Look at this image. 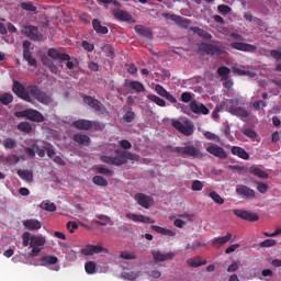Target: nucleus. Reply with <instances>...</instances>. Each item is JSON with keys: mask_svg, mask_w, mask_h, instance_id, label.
<instances>
[{"mask_svg": "<svg viewBox=\"0 0 281 281\" xmlns=\"http://www.w3.org/2000/svg\"><path fill=\"white\" fill-rule=\"evenodd\" d=\"M13 93L18 95V98H21V100H24V102H30L31 104H34V101L37 100V102H41V104H52L54 102V99L43 90H41L37 86H29L25 88L23 83L14 80L13 81Z\"/></svg>", "mask_w": 281, "mask_h": 281, "instance_id": "1", "label": "nucleus"}, {"mask_svg": "<svg viewBox=\"0 0 281 281\" xmlns=\"http://www.w3.org/2000/svg\"><path fill=\"white\" fill-rule=\"evenodd\" d=\"M128 159L130 161H139V155L132 154L126 149H116L114 156H101V161L109 164V166H124Z\"/></svg>", "mask_w": 281, "mask_h": 281, "instance_id": "2", "label": "nucleus"}, {"mask_svg": "<svg viewBox=\"0 0 281 281\" xmlns=\"http://www.w3.org/2000/svg\"><path fill=\"white\" fill-rule=\"evenodd\" d=\"M168 122H170L171 126H173L176 131H179V133H182V135H186L187 137H190V135L194 133V124L190 119H168Z\"/></svg>", "mask_w": 281, "mask_h": 281, "instance_id": "3", "label": "nucleus"}, {"mask_svg": "<svg viewBox=\"0 0 281 281\" xmlns=\"http://www.w3.org/2000/svg\"><path fill=\"white\" fill-rule=\"evenodd\" d=\"M240 104V100L231 99L226 102V111L231 113V115H235L239 117V120H247L249 117V112L244 108L238 106Z\"/></svg>", "mask_w": 281, "mask_h": 281, "instance_id": "4", "label": "nucleus"}, {"mask_svg": "<svg viewBox=\"0 0 281 281\" xmlns=\"http://www.w3.org/2000/svg\"><path fill=\"white\" fill-rule=\"evenodd\" d=\"M172 153H178L181 157H192L193 159H203V153L194 146L173 147Z\"/></svg>", "mask_w": 281, "mask_h": 281, "instance_id": "5", "label": "nucleus"}, {"mask_svg": "<svg viewBox=\"0 0 281 281\" xmlns=\"http://www.w3.org/2000/svg\"><path fill=\"white\" fill-rule=\"evenodd\" d=\"M45 243H47V240L45 239L44 236L32 235L31 243H30V247H32V251L30 256L32 258H36V256H38V254L43 251V248L41 247H45Z\"/></svg>", "mask_w": 281, "mask_h": 281, "instance_id": "6", "label": "nucleus"}, {"mask_svg": "<svg viewBox=\"0 0 281 281\" xmlns=\"http://www.w3.org/2000/svg\"><path fill=\"white\" fill-rule=\"evenodd\" d=\"M126 89H132V91H135L136 93H144V91H146L144 83L135 80H125L123 88L121 89V93L126 95V93H128Z\"/></svg>", "mask_w": 281, "mask_h": 281, "instance_id": "7", "label": "nucleus"}, {"mask_svg": "<svg viewBox=\"0 0 281 281\" xmlns=\"http://www.w3.org/2000/svg\"><path fill=\"white\" fill-rule=\"evenodd\" d=\"M189 111H190V114L194 113L195 115H210V109H207L205 104L196 101L195 99H193L189 103Z\"/></svg>", "mask_w": 281, "mask_h": 281, "instance_id": "8", "label": "nucleus"}, {"mask_svg": "<svg viewBox=\"0 0 281 281\" xmlns=\"http://www.w3.org/2000/svg\"><path fill=\"white\" fill-rule=\"evenodd\" d=\"M95 254H109V248H104L102 244L87 245L81 249L82 256H95Z\"/></svg>", "mask_w": 281, "mask_h": 281, "instance_id": "9", "label": "nucleus"}, {"mask_svg": "<svg viewBox=\"0 0 281 281\" xmlns=\"http://www.w3.org/2000/svg\"><path fill=\"white\" fill-rule=\"evenodd\" d=\"M22 34L31 41H43V34L38 32V27L32 25H24L22 26Z\"/></svg>", "mask_w": 281, "mask_h": 281, "instance_id": "10", "label": "nucleus"}, {"mask_svg": "<svg viewBox=\"0 0 281 281\" xmlns=\"http://www.w3.org/2000/svg\"><path fill=\"white\" fill-rule=\"evenodd\" d=\"M85 104H88V106H91V109H94L98 113H101V115L106 114V106L102 104L98 99H93L92 97H85L83 98Z\"/></svg>", "mask_w": 281, "mask_h": 281, "instance_id": "11", "label": "nucleus"}, {"mask_svg": "<svg viewBox=\"0 0 281 281\" xmlns=\"http://www.w3.org/2000/svg\"><path fill=\"white\" fill-rule=\"evenodd\" d=\"M200 49L201 52H205V54H207L209 56H221V54H223L224 52L223 47L207 43L200 44Z\"/></svg>", "mask_w": 281, "mask_h": 281, "instance_id": "12", "label": "nucleus"}, {"mask_svg": "<svg viewBox=\"0 0 281 281\" xmlns=\"http://www.w3.org/2000/svg\"><path fill=\"white\" fill-rule=\"evenodd\" d=\"M135 201H137L138 205L140 207H144L145 210H148L149 207H153L155 205V200L150 195H146L144 193H137L135 195Z\"/></svg>", "mask_w": 281, "mask_h": 281, "instance_id": "13", "label": "nucleus"}, {"mask_svg": "<svg viewBox=\"0 0 281 281\" xmlns=\"http://www.w3.org/2000/svg\"><path fill=\"white\" fill-rule=\"evenodd\" d=\"M236 194L241 199H256V191L245 184H237Z\"/></svg>", "mask_w": 281, "mask_h": 281, "instance_id": "14", "label": "nucleus"}, {"mask_svg": "<svg viewBox=\"0 0 281 281\" xmlns=\"http://www.w3.org/2000/svg\"><path fill=\"white\" fill-rule=\"evenodd\" d=\"M233 212L235 216H238V218H243L244 221H249L250 223H256V221L260 220L258 214L251 213L246 210H234Z\"/></svg>", "mask_w": 281, "mask_h": 281, "instance_id": "15", "label": "nucleus"}, {"mask_svg": "<svg viewBox=\"0 0 281 281\" xmlns=\"http://www.w3.org/2000/svg\"><path fill=\"white\" fill-rule=\"evenodd\" d=\"M233 49H237L238 52H248L249 54H254L256 49H258L254 44H246L240 42H234L231 44Z\"/></svg>", "mask_w": 281, "mask_h": 281, "instance_id": "16", "label": "nucleus"}, {"mask_svg": "<svg viewBox=\"0 0 281 281\" xmlns=\"http://www.w3.org/2000/svg\"><path fill=\"white\" fill-rule=\"evenodd\" d=\"M24 116L26 120H31V122H45V116L36 110H24Z\"/></svg>", "mask_w": 281, "mask_h": 281, "instance_id": "17", "label": "nucleus"}, {"mask_svg": "<svg viewBox=\"0 0 281 281\" xmlns=\"http://www.w3.org/2000/svg\"><path fill=\"white\" fill-rule=\"evenodd\" d=\"M206 150L207 153H210V155L217 157V159H227V153H225V149H223V147L211 145L206 148Z\"/></svg>", "mask_w": 281, "mask_h": 281, "instance_id": "18", "label": "nucleus"}, {"mask_svg": "<svg viewBox=\"0 0 281 281\" xmlns=\"http://www.w3.org/2000/svg\"><path fill=\"white\" fill-rule=\"evenodd\" d=\"M126 218H130V221H134V223H147L149 225H153L155 223V220L146 215H137L134 213H127Z\"/></svg>", "mask_w": 281, "mask_h": 281, "instance_id": "19", "label": "nucleus"}, {"mask_svg": "<svg viewBox=\"0 0 281 281\" xmlns=\"http://www.w3.org/2000/svg\"><path fill=\"white\" fill-rule=\"evenodd\" d=\"M112 14L115 19H117V21H124V22L133 21V15H131V13L122 9H114L112 11Z\"/></svg>", "mask_w": 281, "mask_h": 281, "instance_id": "20", "label": "nucleus"}, {"mask_svg": "<svg viewBox=\"0 0 281 281\" xmlns=\"http://www.w3.org/2000/svg\"><path fill=\"white\" fill-rule=\"evenodd\" d=\"M72 126L78 131H90V128H93V121L81 119L72 122Z\"/></svg>", "mask_w": 281, "mask_h": 281, "instance_id": "21", "label": "nucleus"}, {"mask_svg": "<svg viewBox=\"0 0 281 281\" xmlns=\"http://www.w3.org/2000/svg\"><path fill=\"white\" fill-rule=\"evenodd\" d=\"M23 226L25 227V229H29L30 232H36L38 229H41V227H43V223H41V221L38 220H25L23 222Z\"/></svg>", "mask_w": 281, "mask_h": 281, "instance_id": "22", "label": "nucleus"}, {"mask_svg": "<svg viewBox=\"0 0 281 281\" xmlns=\"http://www.w3.org/2000/svg\"><path fill=\"white\" fill-rule=\"evenodd\" d=\"M153 256L156 262H166V260H172V258H175V254L172 252L162 254L160 251H155L153 252Z\"/></svg>", "mask_w": 281, "mask_h": 281, "instance_id": "23", "label": "nucleus"}, {"mask_svg": "<svg viewBox=\"0 0 281 281\" xmlns=\"http://www.w3.org/2000/svg\"><path fill=\"white\" fill-rule=\"evenodd\" d=\"M48 56L53 58V60H58L59 63H63L64 58H67V54L60 53V50L56 48H49Z\"/></svg>", "mask_w": 281, "mask_h": 281, "instance_id": "24", "label": "nucleus"}, {"mask_svg": "<svg viewBox=\"0 0 281 281\" xmlns=\"http://www.w3.org/2000/svg\"><path fill=\"white\" fill-rule=\"evenodd\" d=\"M98 220H94V225L99 227H106V225H113V221L108 215H97Z\"/></svg>", "mask_w": 281, "mask_h": 281, "instance_id": "25", "label": "nucleus"}, {"mask_svg": "<svg viewBox=\"0 0 281 281\" xmlns=\"http://www.w3.org/2000/svg\"><path fill=\"white\" fill-rule=\"evenodd\" d=\"M231 151L236 156L239 157V159H249V153H247V150H245V148L243 147H237L234 146L232 147Z\"/></svg>", "mask_w": 281, "mask_h": 281, "instance_id": "26", "label": "nucleus"}, {"mask_svg": "<svg viewBox=\"0 0 281 281\" xmlns=\"http://www.w3.org/2000/svg\"><path fill=\"white\" fill-rule=\"evenodd\" d=\"M190 30L191 32H193V34H196L198 36H201V38H205L206 41H211L212 38V34L199 26H192L190 27Z\"/></svg>", "mask_w": 281, "mask_h": 281, "instance_id": "27", "label": "nucleus"}, {"mask_svg": "<svg viewBox=\"0 0 281 281\" xmlns=\"http://www.w3.org/2000/svg\"><path fill=\"white\" fill-rule=\"evenodd\" d=\"M232 240V233H227L224 237H216L213 239L212 245L214 247H223V245L229 243Z\"/></svg>", "mask_w": 281, "mask_h": 281, "instance_id": "28", "label": "nucleus"}, {"mask_svg": "<svg viewBox=\"0 0 281 281\" xmlns=\"http://www.w3.org/2000/svg\"><path fill=\"white\" fill-rule=\"evenodd\" d=\"M18 175L20 179H23V181H27L29 183H32L34 179V173L30 170L19 169Z\"/></svg>", "mask_w": 281, "mask_h": 281, "instance_id": "29", "label": "nucleus"}, {"mask_svg": "<svg viewBox=\"0 0 281 281\" xmlns=\"http://www.w3.org/2000/svg\"><path fill=\"white\" fill-rule=\"evenodd\" d=\"M233 74H235L236 76H247L248 78H256V72L250 71V70H245L243 68H238L236 66H234L232 68Z\"/></svg>", "mask_w": 281, "mask_h": 281, "instance_id": "30", "label": "nucleus"}, {"mask_svg": "<svg viewBox=\"0 0 281 281\" xmlns=\"http://www.w3.org/2000/svg\"><path fill=\"white\" fill-rule=\"evenodd\" d=\"M134 30L139 36H146L147 38L153 36V31L144 25H136Z\"/></svg>", "mask_w": 281, "mask_h": 281, "instance_id": "31", "label": "nucleus"}, {"mask_svg": "<svg viewBox=\"0 0 281 281\" xmlns=\"http://www.w3.org/2000/svg\"><path fill=\"white\" fill-rule=\"evenodd\" d=\"M92 26L97 34H109V27L103 26L99 20H93Z\"/></svg>", "mask_w": 281, "mask_h": 281, "instance_id": "32", "label": "nucleus"}, {"mask_svg": "<svg viewBox=\"0 0 281 281\" xmlns=\"http://www.w3.org/2000/svg\"><path fill=\"white\" fill-rule=\"evenodd\" d=\"M42 63L43 65H45L46 67H48L49 71H52V74H58L60 70L58 69V66L54 65L52 63V60L49 59V57H47L46 55H44L42 57Z\"/></svg>", "mask_w": 281, "mask_h": 281, "instance_id": "33", "label": "nucleus"}, {"mask_svg": "<svg viewBox=\"0 0 281 281\" xmlns=\"http://www.w3.org/2000/svg\"><path fill=\"white\" fill-rule=\"evenodd\" d=\"M58 263V257L56 256H44L41 258V265L42 267H47V265H57Z\"/></svg>", "mask_w": 281, "mask_h": 281, "instance_id": "34", "label": "nucleus"}, {"mask_svg": "<svg viewBox=\"0 0 281 281\" xmlns=\"http://www.w3.org/2000/svg\"><path fill=\"white\" fill-rule=\"evenodd\" d=\"M175 23L179 25V27H182L183 30H188V27H190V24L192 22L189 19L178 15L177 18H175Z\"/></svg>", "mask_w": 281, "mask_h": 281, "instance_id": "35", "label": "nucleus"}, {"mask_svg": "<svg viewBox=\"0 0 281 281\" xmlns=\"http://www.w3.org/2000/svg\"><path fill=\"white\" fill-rule=\"evenodd\" d=\"M189 267H193L196 269L198 267H203V265H207L206 260H201V257H195L187 260Z\"/></svg>", "mask_w": 281, "mask_h": 281, "instance_id": "36", "label": "nucleus"}, {"mask_svg": "<svg viewBox=\"0 0 281 281\" xmlns=\"http://www.w3.org/2000/svg\"><path fill=\"white\" fill-rule=\"evenodd\" d=\"M23 58L31 67H37L36 58L32 57L30 49H23Z\"/></svg>", "mask_w": 281, "mask_h": 281, "instance_id": "37", "label": "nucleus"}, {"mask_svg": "<svg viewBox=\"0 0 281 281\" xmlns=\"http://www.w3.org/2000/svg\"><path fill=\"white\" fill-rule=\"evenodd\" d=\"M217 74L221 80H227V78H229V74H232V70L226 66H222L217 69Z\"/></svg>", "mask_w": 281, "mask_h": 281, "instance_id": "38", "label": "nucleus"}, {"mask_svg": "<svg viewBox=\"0 0 281 281\" xmlns=\"http://www.w3.org/2000/svg\"><path fill=\"white\" fill-rule=\"evenodd\" d=\"M40 207L42 210H45L46 212H56V204H54V202H50L48 200L43 201Z\"/></svg>", "mask_w": 281, "mask_h": 281, "instance_id": "39", "label": "nucleus"}, {"mask_svg": "<svg viewBox=\"0 0 281 281\" xmlns=\"http://www.w3.org/2000/svg\"><path fill=\"white\" fill-rule=\"evenodd\" d=\"M63 60H66V67L70 71H74V69H76V66L78 65V59L71 58L69 55H67V58L61 59V61Z\"/></svg>", "mask_w": 281, "mask_h": 281, "instance_id": "40", "label": "nucleus"}, {"mask_svg": "<svg viewBox=\"0 0 281 281\" xmlns=\"http://www.w3.org/2000/svg\"><path fill=\"white\" fill-rule=\"evenodd\" d=\"M92 181L95 186H100L101 188H106V186H109V181L102 176H94Z\"/></svg>", "mask_w": 281, "mask_h": 281, "instance_id": "41", "label": "nucleus"}, {"mask_svg": "<svg viewBox=\"0 0 281 281\" xmlns=\"http://www.w3.org/2000/svg\"><path fill=\"white\" fill-rule=\"evenodd\" d=\"M122 278L124 280L135 281L139 278V272H135V271L122 272Z\"/></svg>", "mask_w": 281, "mask_h": 281, "instance_id": "42", "label": "nucleus"}, {"mask_svg": "<svg viewBox=\"0 0 281 281\" xmlns=\"http://www.w3.org/2000/svg\"><path fill=\"white\" fill-rule=\"evenodd\" d=\"M209 196L214 203H217V205H223V203H225V200L216 191L210 192Z\"/></svg>", "mask_w": 281, "mask_h": 281, "instance_id": "43", "label": "nucleus"}, {"mask_svg": "<svg viewBox=\"0 0 281 281\" xmlns=\"http://www.w3.org/2000/svg\"><path fill=\"white\" fill-rule=\"evenodd\" d=\"M147 99L150 100L151 102H155L158 106H166V101L156 94H148Z\"/></svg>", "mask_w": 281, "mask_h": 281, "instance_id": "44", "label": "nucleus"}, {"mask_svg": "<svg viewBox=\"0 0 281 281\" xmlns=\"http://www.w3.org/2000/svg\"><path fill=\"white\" fill-rule=\"evenodd\" d=\"M18 128L22 133H32V124H30L27 122H21L20 124H18Z\"/></svg>", "mask_w": 281, "mask_h": 281, "instance_id": "45", "label": "nucleus"}, {"mask_svg": "<svg viewBox=\"0 0 281 281\" xmlns=\"http://www.w3.org/2000/svg\"><path fill=\"white\" fill-rule=\"evenodd\" d=\"M14 100V97H12V93H4L0 97L1 104L8 105L11 104V102Z\"/></svg>", "mask_w": 281, "mask_h": 281, "instance_id": "46", "label": "nucleus"}, {"mask_svg": "<svg viewBox=\"0 0 281 281\" xmlns=\"http://www.w3.org/2000/svg\"><path fill=\"white\" fill-rule=\"evenodd\" d=\"M85 270H86V273H88L89 276L95 273V261L86 262Z\"/></svg>", "mask_w": 281, "mask_h": 281, "instance_id": "47", "label": "nucleus"}, {"mask_svg": "<svg viewBox=\"0 0 281 281\" xmlns=\"http://www.w3.org/2000/svg\"><path fill=\"white\" fill-rule=\"evenodd\" d=\"M30 243H32V234H30V232H24L22 235L23 247H30Z\"/></svg>", "mask_w": 281, "mask_h": 281, "instance_id": "48", "label": "nucleus"}, {"mask_svg": "<svg viewBox=\"0 0 281 281\" xmlns=\"http://www.w3.org/2000/svg\"><path fill=\"white\" fill-rule=\"evenodd\" d=\"M217 11L220 14H222V16H227V14H229L232 12V9L229 8V5L220 4L217 7Z\"/></svg>", "mask_w": 281, "mask_h": 281, "instance_id": "49", "label": "nucleus"}, {"mask_svg": "<svg viewBox=\"0 0 281 281\" xmlns=\"http://www.w3.org/2000/svg\"><path fill=\"white\" fill-rule=\"evenodd\" d=\"M252 173L256 177H259V179H269V173H267L265 170L260 169V168H255L252 170Z\"/></svg>", "mask_w": 281, "mask_h": 281, "instance_id": "50", "label": "nucleus"}, {"mask_svg": "<svg viewBox=\"0 0 281 281\" xmlns=\"http://www.w3.org/2000/svg\"><path fill=\"white\" fill-rule=\"evenodd\" d=\"M120 257L123 258V260H135V258H137L135 252H130V251H126V250L121 251Z\"/></svg>", "mask_w": 281, "mask_h": 281, "instance_id": "51", "label": "nucleus"}, {"mask_svg": "<svg viewBox=\"0 0 281 281\" xmlns=\"http://www.w3.org/2000/svg\"><path fill=\"white\" fill-rule=\"evenodd\" d=\"M191 190H193V192H201V190H203V183L201 182V180H193L191 184Z\"/></svg>", "mask_w": 281, "mask_h": 281, "instance_id": "52", "label": "nucleus"}, {"mask_svg": "<svg viewBox=\"0 0 281 281\" xmlns=\"http://www.w3.org/2000/svg\"><path fill=\"white\" fill-rule=\"evenodd\" d=\"M173 104H175L176 109H178V111H181L186 115H190V108H188L186 104L178 103L177 101Z\"/></svg>", "mask_w": 281, "mask_h": 281, "instance_id": "53", "label": "nucleus"}, {"mask_svg": "<svg viewBox=\"0 0 281 281\" xmlns=\"http://www.w3.org/2000/svg\"><path fill=\"white\" fill-rule=\"evenodd\" d=\"M21 159L16 155H9L4 157V164H19Z\"/></svg>", "mask_w": 281, "mask_h": 281, "instance_id": "54", "label": "nucleus"}, {"mask_svg": "<svg viewBox=\"0 0 281 281\" xmlns=\"http://www.w3.org/2000/svg\"><path fill=\"white\" fill-rule=\"evenodd\" d=\"M257 190L260 192V194H267V191L269 190V184L265 182H257Z\"/></svg>", "mask_w": 281, "mask_h": 281, "instance_id": "55", "label": "nucleus"}, {"mask_svg": "<svg viewBox=\"0 0 281 281\" xmlns=\"http://www.w3.org/2000/svg\"><path fill=\"white\" fill-rule=\"evenodd\" d=\"M205 139H209L211 142H221V138L218 135L212 133V132H204Z\"/></svg>", "mask_w": 281, "mask_h": 281, "instance_id": "56", "label": "nucleus"}, {"mask_svg": "<svg viewBox=\"0 0 281 281\" xmlns=\"http://www.w3.org/2000/svg\"><path fill=\"white\" fill-rule=\"evenodd\" d=\"M133 120H135V112H133L132 110L127 111L123 115V122L131 123V122H133Z\"/></svg>", "mask_w": 281, "mask_h": 281, "instance_id": "57", "label": "nucleus"}, {"mask_svg": "<svg viewBox=\"0 0 281 281\" xmlns=\"http://www.w3.org/2000/svg\"><path fill=\"white\" fill-rule=\"evenodd\" d=\"M20 8H22V10H26L27 12H36V7H34L32 3L30 2H23L20 4Z\"/></svg>", "mask_w": 281, "mask_h": 281, "instance_id": "58", "label": "nucleus"}, {"mask_svg": "<svg viewBox=\"0 0 281 281\" xmlns=\"http://www.w3.org/2000/svg\"><path fill=\"white\" fill-rule=\"evenodd\" d=\"M252 106L256 111H262L266 106H267V102L259 100V101H255L252 103Z\"/></svg>", "mask_w": 281, "mask_h": 281, "instance_id": "59", "label": "nucleus"}, {"mask_svg": "<svg viewBox=\"0 0 281 281\" xmlns=\"http://www.w3.org/2000/svg\"><path fill=\"white\" fill-rule=\"evenodd\" d=\"M155 91L156 93H158V95H160L161 98H165V95L168 93V91L166 89H164V86L161 85H156L155 86Z\"/></svg>", "mask_w": 281, "mask_h": 281, "instance_id": "60", "label": "nucleus"}, {"mask_svg": "<svg viewBox=\"0 0 281 281\" xmlns=\"http://www.w3.org/2000/svg\"><path fill=\"white\" fill-rule=\"evenodd\" d=\"M277 241L276 239H265L260 243V247H276Z\"/></svg>", "mask_w": 281, "mask_h": 281, "instance_id": "61", "label": "nucleus"}, {"mask_svg": "<svg viewBox=\"0 0 281 281\" xmlns=\"http://www.w3.org/2000/svg\"><path fill=\"white\" fill-rule=\"evenodd\" d=\"M181 102H184L188 104L189 102H192V93L191 92H183L181 94Z\"/></svg>", "mask_w": 281, "mask_h": 281, "instance_id": "62", "label": "nucleus"}, {"mask_svg": "<svg viewBox=\"0 0 281 281\" xmlns=\"http://www.w3.org/2000/svg\"><path fill=\"white\" fill-rule=\"evenodd\" d=\"M105 127H106V125L104 123H100L98 121L92 122V128L94 131H104Z\"/></svg>", "mask_w": 281, "mask_h": 281, "instance_id": "63", "label": "nucleus"}, {"mask_svg": "<svg viewBox=\"0 0 281 281\" xmlns=\"http://www.w3.org/2000/svg\"><path fill=\"white\" fill-rule=\"evenodd\" d=\"M270 56L274 58V60H281V49L270 50Z\"/></svg>", "mask_w": 281, "mask_h": 281, "instance_id": "64", "label": "nucleus"}]
</instances>
